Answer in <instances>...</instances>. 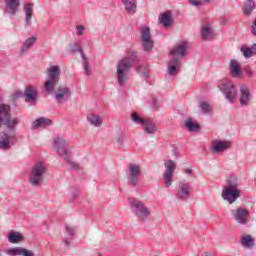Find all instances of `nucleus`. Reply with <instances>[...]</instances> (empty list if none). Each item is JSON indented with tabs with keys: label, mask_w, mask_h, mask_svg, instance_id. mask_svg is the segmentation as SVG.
<instances>
[{
	"label": "nucleus",
	"mask_w": 256,
	"mask_h": 256,
	"mask_svg": "<svg viewBox=\"0 0 256 256\" xmlns=\"http://www.w3.org/2000/svg\"><path fill=\"white\" fill-rule=\"evenodd\" d=\"M35 43H37V38L35 36L26 39L20 50L21 55H25V53H27V51H29L31 47L35 45Z\"/></svg>",
	"instance_id": "obj_28"
},
{
	"label": "nucleus",
	"mask_w": 256,
	"mask_h": 256,
	"mask_svg": "<svg viewBox=\"0 0 256 256\" xmlns=\"http://www.w3.org/2000/svg\"><path fill=\"white\" fill-rule=\"evenodd\" d=\"M53 122L49 118L40 117L32 123V129H39V127H50Z\"/></svg>",
	"instance_id": "obj_25"
},
{
	"label": "nucleus",
	"mask_w": 256,
	"mask_h": 256,
	"mask_svg": "<svg viewBox=\"0 0 256 256\" xmlns=\"http://www.w3.org/2000/svg\"><path fill=\"white\" fill-rule=\"evenodd\" d=\"M82 63L84 67V72L86 75H91V64H89V59L82 54Z\"/></svg>",
	"instance_id": "obj_39"
},
{
	"label": "nucleus",
	"mask_w": 256,
	"mask_h": 256,
	"mask_svg": "<svg viewBox=\"0 0 256 256\" xmlns=\"http://www.w3.org/2000/svg\"><path fill=\"white\" fill-rule=\"evenodd\" d=\"M23 239H25V237L20 232L10 231L8 233L9 243H12V244L21 243Z\"/></svg>",
	"instance_id": "obj_29"
},
{
	"label": "nucleus",
	"mask_w": 256,
	"mask_h": 256,
	"mask_svg": "<svg viewBox=\"0 0 256 256\" xmlns=\"http://www.w3.org/2000/svg\"><path fill=\"white\" fill-rule=\"evenodd\" d=\"M125 10L131 15L137 13V0H122Z\"/></svg>",
	"instance_id": "obj_27"
},
{
	"label": "nucleus",
	"mask_w": 256,
	"mask_h": 256,
	"mask_svg": "<svg viewBox=\"0 0 256 256\" xmlns=\"http://www.w3.org/2000/svg\"><path fill=\"white\" fill-rule=\"evenodd\" d=\"M191 195V186L187 183H179V189L176 193L177 199L180 201H185V199H189Z\"/></svg>",
	"instance_id": "obj_19"
},
{
	"label": "nucleus",
	"mask_w": 256,
	"mask_h": 256,
	"mask_svg": "<svg viewBox=\"0 0 256 256\" xmlns=\"http://www.w3.org/2000/svg\"><path fill=\"white\" fill-rule=\"evenodd\" d=\"M229 69H230L231 77H234V78L241 77L243 73L241 70V66L239 65V62L237 60L230 61Z\"/></svg>",
	"instance_id": "obj_22"
},
{
	"label": "nucleus",
	"mask_w": 256,
	"mask_h": 256,
	"mask_svg": "<svg viewBox=\"0 0 256 256\" xmlns=\"http://www.w3.org/2000/svg\"><path fill=\"white\" fill-rule=\"evenodd\" d=\"M76 29H77V35L81 36L83 35V31H85V26H81V25H78L76 26Z\"/></svg>",
	"instance_id": "obj_48"
},
{
	"label": "nucleus",
	"mask_w": 256,
	"mask_h": 256,
	"mask_svg": "<svg viewBox=\"0 0 256 256\" xmlns=\"http://www.w3.org/2000/svg\"><path fill=\"white\" fill-rule=\"evenodd\" d=\"M3 124L6 125L8 129H13L19 125V118H8V120L4 121Z\"/></svg>",
	"instance_id": "obj_40"
},
{
	"label": "nucleus",
	"mask_w": 256,
	"mask_h": 256,
	"mask_svg": "<svg viewBox=\"0 0 256 256\" xmlns=\"http://www.w3.org/2000/svg\"><path fill=\"white\" fill-rule=\"evenodd\" d=\"M129 203L133 215H135V217L140 221H147L151 215V209H149L141 200L130 199Z\"/></svg>",
	"instance_id": "obj_4"
},
{
	"label": "nucleus",
	"mask_w": 256,
	"mask_h": 256,
	"mask_svg": "<svg viewBox=\"0 0 256 256\" xmlns=\"http://www.w3.org/2000/svg\"><path fill=\"white\" fill-rule=\"evenodd\" d=\"M181 59L177 57H172L170 61L168 62V67H167V73L171 77H174L181 71Z\"/></svg>",
	"instance_id": "obj_15"
},
{
	"label": "nucleus",
	"mask_w": 256,
	"mask_h": 256,
	"mask_svg": "<svg viewBox=\"0 0 256 256\" xmlns=\"http://www.w3.org/2000/svg\"><path fill=\"white\" fill-rule=\"evenodd\" d=\"M252 99L253 95H251V90H249V87H247V85H241L239 97L240 107H249Z\"/></svg>",
	"instance_id": "obj_12"
},
{
	"label": "nucleus",
	"mask_w": 256,
	"mask_h": 256,
	"mask_svg": "<svg viewBox=\"0 0 256 256\" xmlns=\"http://www.w3.org/2000/svg\"><path fill=\"white\" fill-rule=\"evenodd\" d=\"M224 189L239 190V178H237V176L228 177Z\"/></svg>",
	"instance_id": "obj_30"
},
{
	"label": "nucleus",
	"mask_w": 256,
	"mask_h": 256,
	"mask_svg": "<svg viewBox=\"0 0 256 256\" xmlns=\"http://www.w3.org/2000/svg\"><path fill=\"white\" fill-rule=\"evenodd\" d=\"M7 253L12 256H35V252L24 247L10 248Z\"/></svg>",
	"instance_id": "obj_20"
},
{
	"label": "nucleus",
	"mask_w": 256,
	"mask_h": 256,
	"mask_svg": "<svg viewBox=\"0 0 256 256\" xmlns=\"http://www.w3.org/2000/svg\"><path fill=\"white\" fill-rule=\"evenodd\" d=\"M19 7H21V0H5L4 11L8 15H17L19 12Z\"/></svg>",
	"instance_id": "obj_16"
},
{
	"label": "nucleus",
	"mask_w": 256,
	"mask_h": 256,
	"mask_svg": "<svg viewBox=\"0 0 256 256\" xmlns=\"http://www.w3.org/2000/svg\"><path fill=\"white\" fill-rule=\"evenodd\" d=\"M0 149H4L6 151H9V149H11V136H9V134L4 133L0 137Z\"/></svg>",
	"instance_id": "obj_32"
},
{
	"label": "nucleus",
	"mask_w": 256,
	"mask_h": 256,
	"mask_svg": "<svg viewBox=\"0 0 256 256\" xmlns=\"http://www.w3.org/2000/svg\"><path fill=\"white\" fill-rule=\"evenodd\" d=\"M201 256H215L212 252H204Z\"/></svg>",
	"instance_id": "obj_50"
},
{
	"label": "nucleus",
	"mask_w": 256,
	"mask_h": 256,
	"mask_svg": "<svg viewBox=\"0 0 256 256\" xmlns=\"http://www.w3.org/2000/svg\"><path fill=\"white\" fill-rule=\"evenodd\" d=\"M48 79L44 82V89L46 93H53L55 87L59 85V79H61V68L57 65H52L46 70Z\"/></svg>",
	"instance_id": "obj_3"
},
{
	"label": "nucleus",
	"mask_w": 256,
	"mask_h": 256,
	"mask_svg": "<svg viewBox=\"0 0 256 256\" xmlns=\"http://www.w3.org/2000/svg\"><path fill=\"white\" fill-rule=\"evenodd\" d=\"M24 14H25V18H24V25L25 27H31V23L33 19V4H26L24 6Z\"/></svg>",
	"instance_id": "obj_21"
},
{
	"label": "nucleus",
	"mask_w": 256,
	"mask_h": 256,
	"mask_svg": "<svg viewBox=\"0 0 256 256\" xmlns=\"http://www.w3.org/2000/svg\"><path fill=\"white\" fill-rule=\"evenodd\" d=\"M141 177V168L137 164H129L126 171V179L129 187H139Z\"/></svg>",
	"instance_id": "obj_6"
},
{
	"label": "nucleus",
	"mask_w": 256,
	"mask_h": 256,
	"mask_svg": "<svg viewBox=\"0 0 256 256\" xmlns=\"http://www.w3.org/2000/svg\"><path fill=\"white\" fill-rule=\"evenodd\" d=\"M45 175H47V166L44 162L38 161L31 167L29 183L32 184L33 187H41V185H43Z\"/></svg>",
	"instance_id": "obj_1"
},
{
	"label": "nucleus",
	"mask_w": 256,
	"mask_h": 256,
	"mask_svg": "<svg viewBox=\"0 0 256 256\" xmlns=\"http://www.w3.org/2000/svg\"><path fill=\"white\" fill-rule=\"evenodd\" d=\"M174 155L177 157L179 153H177V150H173Z\"/></svg>",
	"instance_id": "obj_54"
},
{
	"label": "nucleus",
	"mask_w": 256,
	"mask_h": 256,
	"mask_svg": "<svg viewBox=\"0 0 256 256\" xmlns=\"http://www.w3.org/2000/svg\"><path fill=\"white\" fill-rule=\"evenodd\" d=\"M116 141L119 145H123V141H125V133L123 132H119L117 135H116Z\"/></svg>",
	"instance_id": "obj_46"
},
{
	"label": "nucleus",
	"mask_w": 256,
	"mask_h": 256,
	"mask_svg": "<svg viewBox=\"0 0 256 256\" xmlns=\"http://www.w3.org/2000/svg\"><path fill=\"white\" fill-rule=\"evenodd\" d=\"M165 172L163 174L164 185L171 187L173 185V173L177 169V162L174 160H166L164 162Z\"/></svg>",
	"instance_id": "obj_9"
},
{
	"label": "nucleus",
	"mask_w": 256,
	"mask_h": 256,
	"mask_svg": "<svg viewBox=\"0 0 256 256\" xmlns=\"http://www.w3.org/2000/svg\"><path fill=\"white\" fill-rule=\"evenodd\" d=\"M131 67H133V63L131 62V58L124 57L119 60L118 65L116 67V78L118 85L120 87H124L129 80V73L131 71Z\"/></svg>",
	"instance_id": "obj_2"
},
{
	"label": "nucleus",
	"mask_w": 256,
	"mask_h": 256,
	"mask_svg": "<svg viewBox=\"0 0 256 256\" xmlns=\"http://www.w3.org/2000/svg\"><path fill=\"white\" fill-rule=\"evenodd\" d=\"M9 119H11V106L0 104V121L4 123Z\"/></svg>",
	"instance_id": "obj_23"
},
{
	"label": "nucleus",
	"mask_w": 256,
	"mask_h": 256,
	"mask_svg": "<svg viewBox=\"0 0 256 256\" xmlns=\"http://www.w3.org/2000/svg\"><path fill=\"white\" fill-rule=\"evenodd\" d=\"M54 148L57 151L59 157H62L64 161H71V150L67 148V141L61 137L54 139Z\"/></svg>",
	"instance_id": "obj_8"
},
{
	"label": "nucleus",
	"mask_w": 256,
	"mask_h": 256,
	"mask_svg": "<svg viewBox=\"0 0 256 256\" xmlns=\"http://www.w3.org/2000/svg\"><path fill=\"white\" fill-rule=\"evenodd\" d=\"M199 109L203 115H209V113H213V108H211V104L205 101H201L199 103Z\"/></svg>",
	"instance_id": "obj_38"
},
{
	"label": "nucleus",
	"mask_w": 256,
	"mask_h": 256,
	"mask_svg": "<svg viewBox=\"0 0 256 256\" xmlns=\"http://www.w3.org/2000/svg\"><path fill=\"white\" fill-rule=\"evenodd\" d=\"M142 126L144 133L147 135H153L154 133H157V125H155V122L151 120H145Z\"/></svg>",
	"instance_id": "obj_26"
},
{
	"label": "nucleus",
	"mask_w": 256,
	"mask_h": 256,
	"mask_svg": "<svg viewBox=\"0 0 256 256\" xmlns=\"http://www.w3.org/2000/svg\"><path fill=\"white\" fill-rule=\"evenodd\" d=\"M241 52L243 53L245 59H251L253 55H256V43L252 45V47H241Z\"/></svg>",
	"instance_id": "obj_35"
},
{
	"label": "nucleus",
	"mask_w": 256,
	"mask_h": 256,
	"mask_svg": "<svg viewBox=\"0 0 256 256\" xmlns=\"http://www.w3.org/2000/svg\"><path fill=\"white\" fill-rule=\"evenodd\" d=\"M210 0H189L190 5L193 7H201L205 5V3H209Z\"/></svg>",
	"instance_id": "obj_44"
},
{
	"label": "nucleus",
	"mask_w": 256,
	"mask_h": 256,
	"mask_svg": "<svg viewBox=\"0 0 256 256\" xmlns=\"http://www.w3.org/2000/svg\"><path fill=\"white\" fill-rule=\"evenodd\" d=\"M140 41L142 43V49L144 53H151L155 45V41L151 36V29L149 27H144L140 31Z\"/></svg>",
	"instance_id": "obj_7"
},
{
	"label": "nucleus",
	"mask_w": 256,
	"mask_h": 256,
	"mask_svg": "<svg viewBox=\"0 0 256 256\" xmlns=\"http://www.w3.org/2000/svg\"><path fill=\"white\" fill-rule=\"evenodd\" d=\"M24 101L30 103V105H37L39 94L37 88L34 86H27L24 90Z\"/></svg>",
	"instance_id": "obj_13"
},
{
	"label": "nucleus",
	"mask_w": 256,
	"mask_h": 256,
	"mask_svg": "<svg viewBox=\"0 0 256 256\" xmlns=\"http://www.w3.org/2000/svg\"><path fill=\"white\" fill-rule=\"evenodd\" d=\"M137 71L143 79H149V71L147 70V67L138 65Z\"/></svg>",
	"instance_id": "obj_42"
},
{
	"label": "nucleus",
	"mask_w": 256,
	"mask_h": 256,
	"mask_svg": "<svg viewBox=\"0 0 256 256\" xmlns=\"http://www.w3.org/2000/svg\"><path fill=\"white\" fill-rule=\"evenodd\" d=\"M242 247H246L247 249H251L255 247V241L251 237V235H244L241 238Z\"/></svg>",
	"instance_id": "obj_37"
},
{
	"label": "nucleus",
	"mask_w": 256,
	"mask_h": 256,
	"mask_svg": "<svg viewBox=\"0 0 256 256\" xmlns=\"http://www.w3.org/2000/svg\"><path fill=\"white\" fill-rule=\"evenodd\" d=\"M185 173H186L187 175H191V173H193V170H191V169H186V170H185Z\"/></svg>",
	"instance_id": "obj_52"
},
{
	"label": "nucleus",
	"mask_w": 256,
	"mask_h": 256,
	"mask_svg": "<svg viewBox=\"0 0 256 256\" xmlns=\"http://www.w3.org/2000/svg\"><path fill=\"white\" fill-rule=\"evenodd\" d=\"M78 51L81 53V57L83 58V49H81V45H79V43H74L70 46V53H77Z\"/></svg>",
	"instance_id": "obj_43"
},
{
	"label": "nucleus",
	"mask_w": 256,
	"mask_h": 256,
	"mask_svg": "<svg viewBox=\"0 0 256 256\" xmlns=\"http://www.w3.org/2000/svg\"><path fill=\"white\" fill-rule=\"evenodd\" d=\"M74 171H81V164L73 162V153L70 154V161H65Z\"/></svg>",
	"instance_id": "obj_41"
},
{
	"label": "nucleus",
	"mask_w": 256,
	"mask_h": 256,
	"mask_svg": "<svg viewBox=\"0 0 256 256\" xmlns=\"http://www.w3.org/2000/svg\"><path fill=\"white\" fill-rule=\"evenodd\" d=\"M154 107H155L156 109L159 108V105H157V100H156V99H154Z\"/></svg>",
	"instance_id": "obj_53"
},
{
	"label": "nucleus",
	"mask_w": 256,
	"mask_h": 256,
	"mask_svg": "<svg viewBox=\"0 0 256 256\" xmlns=\"http://www.w3.org/2000/svg\"><path fill=\"white\" fill-rule=\"evenodd\" d=\"M185 127L190 133H199L201 131V125L193 121V118H187L185 120Z\"/></svg>",
	"instance_id": "obj_24"
},
{
	"label": "nucleus",
	"mask_w": 256,
	"mask_h": 256,
	"mask_svg": "<svg viewBox=\"0 0 256 256\" xmlns=\"http://www.w3.org/2000/svg\"><path fill=\"white\" fill-rule=\"evenodd\" d=\"M218 88L220 89L222 95H224L228 103H235L238 92L235 84L232 81L222 82L218 85Z\"/></svg>",
	"instance_id": "obj_5"
},
{
	"label": "nucleus",
	"mask_w": 256,
	"mask_h": 256,
	"mask_svg": "<svg viewBox=\"0 0 256 256\" xmlns=\"http://www.w3.org/2000/svg\"><path fill=\"white\" fill-rule=\"evenodd\" d=\"M246 75L248 76V77H253V70H251V69H246Z\"/></svg>",
	"instance_id": "obj_49"
},
{
	"label": "nucleus",
	"mask_w": 256,
	"mask_h": 256,
	"mask_svg": "<svg viewBox=\"0 0 256 256\" xmlns=\"http://www.w3.org/2000/svg\"><path fill=\"white\" fill-rule=\"evenodd\" d=\"M201 35L204 41H210V39H213L214 34H213V30L211 29V26L209 25L203 26L201 28Z\"/></svg>",
	"instance_id": "obj_33"
},
{
	"label": "nucleus",
	"mask_w": 256,
	"mask_h": 256,
	"mask_svg": "<svg viewBox=\"0 0 256 256\" xmlns=\"http://www.w3.org/2000/svg\"><path fill=\"white\" fill-rule=\"evenodd\" d=\"M133 57H135V52H132Z\"/></svg>",
	"instance_id": "obj_55"
},
{
	"label": "nucleus",
	"mask_w": 256,
	"mask_h": 256,
	"mask_svg": "<svg viewBox=\"0 0 256 256\" xmlns=\"http://www.w3.org/2000/svg\"><path fill=\"white\" fill-rule=\"evenodd\" d=\"M255 9H256L255 0H247L243 6V13L246 16H249L253 13V11H255Z\"/></svg>",
	"instance_id": "obj_34"
},
{
	"label": "nucleus",
	"mask_w": 256,
	"mask_h": 256,
	"mask_svg": "<svg viewBox=\"0 0 256 256\" xmlns=\"http://www.w3.org/2000/svg\"><path fill=\"white\" fill-rule=\"evenodd\" d=\"M221 197L224 201H227L229 205H233V203H237V200L241 197V191L231 188H223Z\"/></svg>",
	"instance_id": "obj_11"
},
{
	"label": "nucleus",
	"mask_w": 256,
	"mask_h": 256,
	"mask_svg": "<svg viewBox=\"0 0 256 256\" xmlns=\"http://www.w3.org/2000/svg\"><path fill=\"white\" fill-rule=\"evenodd\" d=\"M65 246L69 247V245H71V242L67 239L64 240Z\"/></svg>",
	"instance_id": "obj_51"
},
{
	"label": "nucleus",
	"mask_w": 256,
	"mask_h": 256,
	"mask_svg": "<svg viewBox=\"0 0 256 256\" xmlns=\"http://www.w3.org/2000/svg\"><path fill=\"white\" fill-rule=\"evenodd\" d=\"M159 21L163 27H171V23H173V16L171 15V12H165L161 14Z\"/></svg>",
	"instance_id": "obj_31"
},
{
	"label": "nucleus",
	"mask_w": 256,
	"mask_h": 256,
	"mask_svg": "<svg viewBox=\"0 0 256 256\" xmlns=\"http://www.w3.org/2000/svg\"><path fill=\"white\" fill-rule=\"evenodd\" d=\"M72 195H73L74 198L77 197V195H75V194H72Z\"/></svg>",
	"instance_id": "obj_56"
},
{
	"label": "nucleus",
	"mask_w": 256,
	"mask_h": 256,
	"mask_svg": "<svg viewBox=\"0 0 256 256\" xmlns=\"http://www.w3.org/2000/svg\"><path fill=\"white\" fill-rule=\"evenodd\" d=\"M66 233L70 236L75 235L76 231H75V226H71V225H66Z\"/></svg>",
	"instance_id": "obj_47"
},
{
	"label": "nucleus",
	"mask_w": 256,
	"mask_h": 256,
	"mask_svg": "<svg viewBox=\"0 0 256 256\" xmlns=\"http://www.w3.org/2000/svg\"><path fill=\"white\" fill-rule=\"evenodd\" d=\"M87 121L93 127H101V125H103V119H101V116L95 114L87 116Z\"/></svg>",
	"instance_id": "obj_36"
},
{
	"label": "nucleus",
	"mask_w": 256,
	"mask_h": 256,
	"mask_svg": "<svg viewBox=\"0 0 256 256\" xmlns=\"http://www.w3.org/2000/svg\"><path fill=\"white\" fill-rule=\"evenodd\" d=\"M230 214L236 223H239V225H247V223H249V210L243 207L230 210Z\"/></svg>",
	"instance_id": "obj_10"
},
{
	"label": "nucleus",
	"mask_w": 256,
	"mask_h": 256,
	"mask_svg": "<svg viewBox=\"0 0 256 256\" xmlns=\"http://www.w3.org/2000/svg\"><path fill=\"white\" fill-rule=\"evenodd\" d=\"M231 147V141L227 140H213L212 146L210 147V151L214 153H222L223 151H227Z\"/></svg>",
	"instance_id": "obj_17"
},
{
	"label": "nucleus",
	"mask_w": 256,
	"mask_h": 256,
	"mask_svg": "<svg viewBox=\"0 0 256 256\" xmlns=\"http://www.w3.org/2000/svg\"><path fill=\"white\" fill-rule=\"evenodd\" d=\"M131 119H132V121H134V123H137L138 125H143V123L145 121V119L139 117V114H137V113H133L131 115Z\"/></svg>",
	"instance_id": "obj_45"
},
{
	"label": "nucleus",
	"mask_w": 256,
	"mask_h": 256,
	"mask_svg": "<svg viewBox=\"0 0 256 256\" xmlns=\"http://www.w3.org/2000/svg\"><path fill=\"white\" fill-rule=\"evenodd\" d=\"M69 97H71V89L67 86L58 87L54 94V99L57 103L67 102Z\"/></svg>",
	"instance_id": "obj_14"
},
{
	"label": "nucleus",
	"mask_w": 256,
	"mask_h": 256,
	"mask_svg": "<svg viewBox=\"0 0 256 256\" xmlns=\"http://www.w3.org/2000/svg\"><path fill=\"white\" fill-rule=\"evenodd\" d=\"M187 49H189L187 42H181L170 51V55L171 57H179L178 59H183V57L187 55Z\"/></svg>",
	"instance_id": "obj_18"
}]
</instances>
